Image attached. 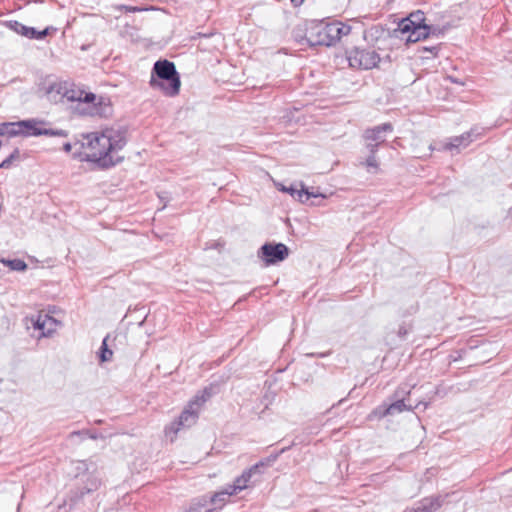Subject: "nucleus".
Instances as JSON below:
<instances>
[{
    "instance_id": "1",
    "label": "nucleus",
    "mask_w": 512,
    "mask_h": 512,
    "mask_svg": "<svg viewBox=\"0 0 512 512\" xmlns=\"http://www.w3.org/2000/svg\"><path fill=\"white\" fill-rule=\"evenodd\" d=\"M79 145V152L74 157L81 161L95 163L99 168H111L123 160L118 152L126 145L122 132L112 128L102 132H91L82 135V140L75 142Z\"/></svg>"
},
{
    "instance_id": "2",
    "label": "nucleus",
    "mask_w": 512,
    "mask_h": 512,
    "mask_svg": "<svg viewBox=\"0 0 512 512\" xmlns=\"http://www.w3.org/2000/svg\"><path fill=\"white\" fill-rule=\"evenodd\" d=\"M73 473L76 479H79V485L71 490L70 501L76 505L86 495L97 491L102 482L96 473L97 467L91 460H78L73 462Z\"/></svg>"
},
{
    "instance_id": "3",
    "label": "nucleus",
    "mask_w": 512,
    "mask_h": 512,
    "mask_svg": "<svg viewBox=\"0 0 512 512\" xmlns=\"http://www.w3.org/2000/svg\"><path fill=\"white\" fill-rule=\"evenodd\" d=\"M149 84L152 88L161 90L166 96L178 95L181 81L175 64L167 59L157 60L153 65Z\"/></svg>"
},
{
    "instance_id": "4",
    "label": "nucleus",
    "mask_w": 512,
    "mask_h": 512,
    "mask_svg": "<svg viewBox=\"0 0 512 512\" xmlns=\"http://www.w3.org/2000/svg\"><path fill=\"white\" fill-rule=\"evenodd\" d=\"M330 22L324 20H309L304 24V29H296L294 38L300 44L315 46H334V38L330 31Z\"/></svg>"
},
{
    "instance_id": "5",
    "label": "nucleus",
    "mask_w": 512,
    "mask_h": 512,
    "mask_svg": "<svg viewBox=\"0 0 512 512\" xmlns=\"http://www.w3.org/2000/svg\"><path fill=\"white\" fill-rule=\"evenodd\" d=\"M46 121L38 118H29L15 122V130L11 133L17 136L23 137H38V136H50V137H67L68 132L63 129H51L44 128Z\"/></svg>"
},
{
    "instance_id": "6",
    "label": "nucleus",
    "mask_w": 512,
    "mask_h": 512,
    "mask_svg": "<svg viewBox=\"0 0 512 512\" xmlns=\"http://www.w3.org/2000/svg\"><path fill=\"white\" fill-rule=\"evenodd\" d=\"M346 53L349 66L352 68L369 70L376 67L380 61L379 54L370 48L355 47Z\"/></svg>"
},
{
    "instance_id": "7",
    "label": "nucleus",
    "mask_w": 512,
    "mask_h": 512,
    "mask_svg": "<svg viewBox=\"0 0 512 512\" xmlns=\"http://www.w3.org/2000/svg\"><path fill=\"white\" fill-rule=\"evenodd\" d=\"M65 82L59 81L54 75L40 77L36 83L35 93L40 98H46L51 102L61 100Z\"/></svg>"
},
{
    "instance_id": "8",
    "label": "nucleus",
    "mask_w": 512,
    "mask_h": 512,
    "mask_svg": "<svg viewBox=\"0 0 512 512\" xmlns=\"http://www.w3.org/2000/svg\"><path fill=\"white\" fill-rule=\"evenodd\" d=\"M289 256V248L284 243L266 242L258 250V257L266 266L275 265Z\"/></svg>"
},
{
    "instance_id": "9",
    "label": "nucleus",
    "mask_w": 512,
    "mask_h": 512,
    "mask_svg": "<svg viewBox=\"0 0 512 512\" xmlns=\"http://www.w3.org/2000/svg\"><path fill=\"white\" fill-rule=\"evenodd\" d=\"M4 24L7 28L14 31L15 33L25 36L29 39H36V40L44 39L49 34L50 30H55V28H53V27H46L43 30H37L34 27L26 26L16 20H9V21H6Z\"/></svg>"
},
{
    "instance_id": "10",
    "label": "nucleus",
    "mask_w": 512,
    "mask_h": 512,
    "mask_svg": "<svg viewBox=\"0 0 512 512\" xmlns=\"http://www.w3.org/2000/svg\"><path fill=\"white\" fill-rule=\"evenodd\" d=\"M410 393L411 386L404 384L398 387L393 394L394 401L388 404L392 415L413 409L411 404H406L405 396L410 395Z\"/></svg>"
},
{
    "instance_id": "11",
    "label": "nucleus",
    "mask_w": 512,
    "mask_h": 512,
    "mask_svg": "<svg viewBox=\"0 0 512 512\" xmlns=\"http://www.w3.org/2000/svg\"><path fill=\"white\" fill-rule=\"evenodd\" d=\"M449 494H437L421 499L415 508L410 509V512H435L440 509L446 502Z\"/></svg>"
},
{
    "instance_id": "12",
    "label": "nucleus",
    "mask_w": 512,
    "mask_h": 512,
    "mask_svg": "<svg viewBox=\"0 0 512 512\" xmlns=\"http://www.w3.org/2000/svg\"><path fill=\"white\" fill-rule=\"evenodd\" d=\"M394 127L391 123L386 122L380 125L367 128L364 130L362 137L365 141H372L382 144L386 141V133L393 132Z\"/></svg>"
},
{
    "instance_id": "13",
    "label": "nucleus",
    "mask_w": 512,
    "mask_h": 512,
    "mask_svg": "<svg viewBox=\"0 0 512 512\" xmlns=\"http://www.w3.org/2000/svg\"><path fill=\"white\" fill-rule=\"evenodd\" d=\"M425 14L421 10L414 11L410 13L406 18H403L398 23L397 30L401 34H405L409 32V29H415L418 26H429L425 23Z\"/></svg>"
},
{
    "instance_id": "14",
    "label": "nucleus",
    "mask_w": 512,
    "mask_h": 512,
    "mask_svg": "<svg viewBox=\"0 0 512 512\" xmlns=\"http://www.w3.org/2000/svg\"><path fill=\"white\" fill-rule=\"evenodd\" d=\"M299 185H300V188H298L296 185H290L288 187L281 185L279 190L289 193L295 200H298L301 203H306L312 197H319V196L323 197L322 194H316L314 192H310L308 190V188L303 183H300Z\"/></svg>"
},
{
    "instance_id": "15",
    "label": "nucleus",
    "mask_w": 512,
    "mask_h": 512,
    "mask_svg": "<svg viewBox=\"0 0 512 512\" xmlns=\"http://www.w3.org/2000/svg\"><path fill=\"white\" fill-rule=\"evenodd\" d=\"M473 141V130L467 131L459 136H455L450 138L449 142H447L444 146L445 150H449L453 152H459L460 148L467 147Z\"/></svg>"
},
{
    "instance_id": "16",
    "label": "nucleus",
    "mask_w": 512,
    "mask_h": 512,
    "mask_svg": "<svg viewBox=\"0 0 512 512\" xmlns=\"http://www.w3.org/2000/svg\"><path fill=\"white\" fill-rule=\"evenodd\" d=\"M198 408L190 407V404L187 408H185L181 414L179 415L178 419L176 420V424L178 426L184 427H190L193 425L196 420L198 419Z\"/></svg>"
},
{
    "instance_id": "17",
    "label": "nucleus",
    "mask_w": 512,
    "mask_h": 512,
    "mask_svg": "<svg viewBox=\"0 0 512 512\" xmlns=\"http://www.w3.org/2000/svg\"><path fill=\"white\" fill-rule=\"evenodd\" d=\"M208 504L207 495H201L191 499L188 508L184 512H212Z\"/></svg>"
},
{
    "instance_id": "18",
    "label": "nucleus",
    "mask_w": 512,
    "mask_h": 512,
    "mask_svg": "<svg viewBox=\"0 0 512 512\" xmlns=\"http://www.w3.org/2000/svg\"><path fill=\"white\" fill-rule=\"evenodd\" d=\"M217 392V386L209 385L205 387L202 391L198 392L193 400L190 401V407L199 408L202 406L207 400H209L214 394Z\"/></svg>"
},
{
    "instance_id": "19",
    "label": "nucleus",
    "mask_w": 512,
    "mask_h": 512,
    "mask_svg": "<svg viewBox=\"0 0 512 512\" xmlns=\"http://www.w3.org/2000/svg\"><path fill=\"white\" fill-rule=\"evenodd\" d=\"M431 32H433L432 26H418L415 27V29H409L406 41L412 43L418 42L420 40L428 38Z\"/></svg>"
},
{
    "instance_id": "20",
    "label": "nucleus",
    "mask_w": 512,
    "mask_h": 512,
    "mask_svg": "<svg viewBox=\"0 0 512 512\" xmlns=\"http://www.w3.org/2000/svg\"><path fill=\"white\" fill-rule=\"evenodd\" d=\"M330 26V31L334 38V44H336L342 36L348 35L351 32V26L340 21H332L330 22Z\"/></svg>"
},
{
    "instance_id": "21",
    "label": "nucleus",
    "mask_w": 512,
    "mask_h": 512,
    "mask_svg": "<svg viewBox=\"0 0 512 512\" xmlns=\"http://www.w3.org/2000/svg\"><path fill=\"white\" fill-rule=\"evenodd\" d=\"M370 174H377L380 170V164L376 155L368 154L366 159L359 162Z\"/></svg>"
},
{
    "instance_id": "22",
    "label": "nucleus",
    "mask_w": 512,
    "mask_h": 512,
    "mask_svg": "<svg viewBox=\"0 0 512 512\" xmlns=\"http://www.w3.org/2000/svg\"><path fill=\"white\" fill-rule=\"evenodd\" d=\"M0 263L9 267V269L12 271L24 272L28 268L27 263L24 260L19 259V258H15V259L1 258Z\"/></svg>"
},
{
    "instance_id": "23",
    "label": "nucleus",
    "mask_w": 512,
    "mask_h": 512,
    "mask_svg": "<svg viewBox=\"0 0 512 512\" xmlns=\"http://www.w3.org/2000/svg\"><path fill=\"white\" fill-rule=\"evenodd\" d=\"M108 339H109V335L104 337L101 347L99 349L98 356H99L100 362H108L112 359L113 351L108 347V343H107Z\"/></svg>"
},
{
    "instance_id": "24",
    "label": "nucleus",
    "mask_w": 512,
    "mask_h": 512,
    "mask_svg": "<svg viewBox=\"0 0 512 512\" xmlns=\"http://www.w3.org/2000/svg\"><path fill=\"white\" fill-rule=\"evenodd\" d=\"M388 415H392L389 405L383 403L372 410V412L368 416V419H382Z\"/></svg>"
},
{
    "instance_id": "25",
    "label": "nucleus",
    "mask_w": 512,
    "mask_h": 512,
    "mask_svg": "<svg viewBox=\"0 0 512 512\" xmlns=\"http://www.w3.org/2000/svg\"><path fill=\"white\" fill-rule=\"evenodd\" d=\"M83 91L68 89L67 83L65 82L62 91L61 99L66 98L68 101L74 102L82 99Z\"/></svg>"
},
{
    "instance_id": "26",
    "label": "nucleus",
    "mask_w": 512,
    "mask_h": 512,
    "mask_svg": "<svg viewBox=\"0 0 512 512\" xmlns=\"http://www.w3.org/2000/svg\"><path fill=\"white\" fill-rule=\"evenodd\" d=\"M227 498V492H222V490L215 492L211 496H207L209 506L219 505L221 507L227 501Z\"/></svg>"
},
{
    "instance_id": "27",
    "label": "nucleus",
    "mask_w": 512,
    "mask_h": 512,
    "mask_svg": "<svg viewBox=\"0 0 512 512\" xmlns=\"http://www.w3.org/2000/svg\"><path fill=\"white\" fill-rule=\"evenodd\" d=\"M20 159V150L15 148L12 153L0 163V169L9 168L15 160Z\"/></svg>"
},
{
    "instance_id": "28",
    "label": "nucleus",
    "mask_w": 512,
    "mask_h": 512,
    "mask_svg": "<svg viewBox=\"0 0 512 512\" xmlns=\"http://www.w3.org/2000/svg\"><path fill=\"white\" fill-rule=\"evenodd\" d=\"M13 130H15V122L0 123V136L7 135L9 137H15V135L11 133Z\"/></svg>"
},
{
    "instance_id": "29",
    "label": "nucleus",
    "mask_w": 512,
    "mask_h": 512,
    "mask_svg": "<svg viewBox=\"0 0 512 512\" xmlns=\"http://www.w3.org/2000/svg\"><path fill=\"white\" fill-rule=\"evenodd\" d=\"M46 320L55 321L52 317L46 315L45 319L42 320L41 316H39L38 319L34 322V328L37 330H41L43 336H48L50 334V330H48L47 332L44 331Z\"/></svg>"
},
{
    "instance_id": "30",
    "label": "nucleus",
    "mask_w": 512,
    "mask_h": 512,
    "mask_svg": "<svg viewBox=\"0 0 512 512\" xmlns=\"http://www.w3.org/2000/svg\"><path fill=\"white\" fill-rule=\"evenodd\" d=\"M249 480H250V477L245 476V473L243 472L241 476H239L235 479L233 484L239 491H242L243 489H245L247 487V483L249 482Z\"/></svg>"
},
{
    "instance_id": "31",
    "label": "nucleus",
    "mask_w": 512,
    "mask_h": 512,
    "mask_svg": "<svg viewBox=\"0 0 512 512\" xmlns=\"http://www.w3.org/2000/svg\"><path fill=\"white\" fill-rule=\"evenodd\" d=\"M279 456H280V453H272L269 456H267L266 458L260 460L259 465H262V467H268V466L272 465L274 462H276L277 459L279 458Z\"/></svg>"
},
{
    "instance_id": "32",
    "label": "nucleus",
    "mask_w": 512,
    "mask_h": 512,
    "mask_svg": "<svg viewBox=\"0 0 512 512\" xmlns=\"http://www.w3.org/2000/svg\"><path fill=\"white\" fill-rule=\"evenodd\" d=\"M441 44L431 45V46H422L420 48L423 52H428L432 55V57H436L440 51Z\"/></svg>"
},
{
    "instance_id": "33",
    "label": "nucleus",
    "mask_w": 512,
    "mask_h": 512,
    "mask_svg": "<svg viewBox=\"0 0 512 512\" xmlns=\"http://www.w3.org/2000/svg\"><path fill=\"white\" fill-rule=\"evenodd\" d=\"M365 149L368 154L376 155L381 144L372 141H365Z\"/></svg>"
},
{
    "instance_id": "34",
    "label": "nucleus",
    "mask_w": 512,
    "mask_h": 512,
    "mask_svg": "<svg viewBox=\"0 0 512 512\" xmlns=\"http://www.w3.org/2000/svg\"><path fill=\"white\" fill-rule=\"evenodd\" d=\"M118 9L125 13H135V12H141V11L146 10L145 8H141L138 6H130V5H120Z\"/></svg>"
},
{
    "instance_id": "35",
    "label": "nucleus",
    "mask_w": 512,
    "mask_h": 512,
    "mask_svg": "<svg viewBox=\"0 0 512 512\" xmlns=\"http://www.w3.org/2000/svg\"><path fill=\"white\" fill-rule=\"evenodd\" d=\"M95 100H96V95L94 93L83 91L82 99L79 100V102L93 103Z\"/></svg>"
},
{
    "instance_id": "36",
    "label": "nucleus",
    "mask_w": 512,
    "mask_h": 512,
    "mask_svg": "<svg viewBox=\"0 0 512 512\" xmlns=\"http://www.w3.org/2000/svg\"><path fill=\"white\" fill-rule=\"evenodd\" d=\"M260 468H262V465H259V462H257L256 464L252 465L249 469L244 471L245 476L251 478L253 474L260 473Z\"/></svg>"
},
{
    "instance_id": "37",
    "label": "nucleus",
    "mask_w": 512,
    "mask_h": 512,
    "mask_svg": "<svg viewBox=\"0 0 512 512\" xmlns=\"http://www.w3.org/2000/svg\"><path fill=\"white\" fill-rule=\"evenodd\" d=\"M181 428H183V427L182 426H178L176 424V421H174L168 427H166L165 432H166V434L173 433V434L176 435Z\"/></svg>"
},
{
    "instance_id": "38",
    "label": "nucleus",
    "mask_w": 512,
    "mask_h": 512,
    "mask_svg": "<svg viewBox=\"0 0 512 512\" xmlns=\"http://www.w3.org/2000/svg\"><path fill=\"white\" fill-rule=\"evenodd\" d=\"M222 492H227V497H229V496L237 494L240 491L232 483V484L227 485L226 488L222 490Z\"/></svg>"
},
{
    "instance_id": "39",
    "label": "nucleus",
    "mask_w": 512,
    "mask_h": 512,
    "mask_svg": "<svg viewBox=\"0 0 512 512\" xmlns=\"http://www.w3.org/2000/svg\"><path fill=\"white\" fill-rule=\"evenodd\" d=\"M397 334L400 339H404L408 334V329L405 325H400L397 331Z\"/></svg>"
},
{
    "instance_id": "40",
    "label": "nucleus",
    "mask_w": 512,
    "mask_h": 512,
    "mask_svg": "<svg viewBox=\"0 0 512 512\" xmlns=\"http://www.w3.org/2000/svg\"><path fill=\"white\" fill-rule=\"evenodd\" d=\"M81 434H87L91 439H97V435L95 434H89L88 431H74L71 433V437L77 435H81Z\"/></svg>"
},
{
    "instance_id": "41",
    "label": "nucleus",
    "mask_w": 512,
    "mask_h": 512,
    "mask_svg": "<svg viewBox=\"0 0 512 512\" xmlns=\"http://www.w3.org/2000/svg\"><path fill=\"white\" fill-rule=\"evenodd\" d=\"M73 146H76L75 143L71 144L70 142H66V143L63 144V150L66 153H70L72 151Z\"/></svg>"
},
{
    "instance_id": "42",
    "label": "nucleus",
    "mask_w": 512,
    "mask_h": 512,
    "mask_svg": "<svg viewBox=\"0 0 512 512\" xmlns=\"http://www.w3.org/2000/svg\"><path fill=\"white\" fill-rule=\"evenodd\" d=\"M432 31L430 35H435V36H439L442 34V30L437 28V27H434L432 26Z\"/></svg>"
},
{
    "instance_id": "43",
    "label": "nucleus",
    "mask_w": 512,
    "mask_h": 512,
    "mask_svg": "<svg viewBox=\"0 0 512 512\" xmlns=\"http://www.w3.org/2000/svg\"><path fill=\"white\" fill-rule=\"evenodd\" d=\"M290 1L292 3L293 7L296 8V7L301 6L305 0H290Z\"/></svg>"
},
{
    "instance_id": "44",
    "label": "nucleus",
    "mask_w": 512,
    "mask_h": 512,
    "mask_svg": "<svg viewBox=\"0 0 512 512\" xmlns=\"http://www.w3.org/2000/svg\"><path fill=\"white\" fill-rule=\"evenodd\" d=\"M448 79L452 82V83H455V84H459V85H463L464 83L460 80H458L457 78H454L452 76H448Z\"/></svg>"
},
{
    "instance_id": "45",
    "label": "nucleus",
    "mask_w": 512,
    "mask_h": 512,
    "mask_svg": "<svg viewBox=\"0 0 512 512\" xmlns=\"http://www.w3.org/2000/svg\"><path fill=\"white\" fill-rule=\"evenodd\" d=\"M290 448H291V446L283 447V448H282L281 450H279L277 453H280V455H282L283 453H285L286 451H288Z\"/></svg>"
},
{
    "instance_id": "46",
    "label": "nucleus",
    "mask_w": 512,
    "mask_h": 512,
    "mask_svg": "<svg viewBox=\"0 0 512 512\" xmlns=\"http://www.w3.org/2000/svg\"><path fill=\"white\" fill-rule=\"evenodd\" d=\"M344 401H345V398L340 399V400H339V402H338V404H341V403H342V402H344Z\"/></svg>"
},
{
    "instance_id": "47",
    "label": "nucleus",
    "mask_w": 512,
    "mask_h": 512,
    "mask_svg": "<svg viewBox=\"0 0 512 512\" xmlns=\"http://www.w3.org/2000/svg\"><path fill=\"white\" fill-rule=\"evenodd\" d=\"M405 512H410V511L407 509V510H405Z\"/></svg>"
}]
</instances>
